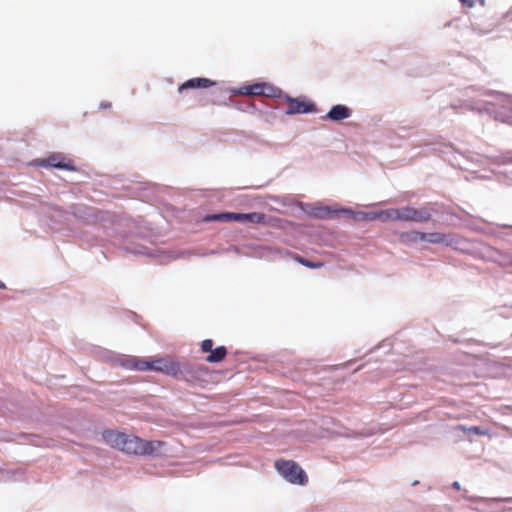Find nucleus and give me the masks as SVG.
Instances as JSON below:
<instances>
[{
    "mask_svg": "<svg viewBox=\"0 0 512 512\" xmlns=\"http://www.w3.org/2000/svg\"><path fill=\"white\" fill-rule=\"evenodd\" d=\"M457 430H460V431H463V432H469V433H473V434H476V435H489V430L488 429H483L479 426H471V427H467V426H464V425H458L456 427Z\"/></svg>",
    "mask_w": 512,
    "mask_h": 512,
    "instance_id": "aec40b11",
    "label": "nucleus"
},
{
    "mask_svg": "<svg viewBox=\"0 0 512 512\" xmlns=\"http://www.w3.org/2000/svg\"><path fill=\"white\" fill-rule=\"evenodd\" d=\"M227 355V349L224 346H219L216 349H212L210 354L206 357V361L209 363L221 362Z\"/></svg>",
    "mask_w": 512,
    "mask_h": 512,
    "instance_id": "2eb2a0df",
    "label": "nucleus"
},
{
    "mask_svg": "<svg viewBox=\"0 0 512 512\" xmlns=\"http://www.w3.org/2000/svg\"><path fill=\"white\" fill-rule=\"evenodd\" d=\"M180 371L181 376L175 377V379L184 380L198 387H205L208 383L207 376L209 375V368L205 365L180 364Z\"/></svg>",
    "mask_w": 512,
    "mask_h": 512,
    "instance_id": "7ed1b4c3",
    "label": "nucleus"
},
{
    "mask_svg": "<svg viewBox=\"0 0 512 512\" xmlns=\"http://www.w3.org/2000/svg\"><path fill=\"white\" fill-rule=\"evenodd\" d=\"M275 468L278 473L289 483L296 485H306L308 477L305 471L292 460H277Z\"/></svg>",
    "mask_w": 512,
    "mask_h": 512,
    "instance_id": "f03ea898",
    "label": "nucleus"
},
{
    "mask_svg": "<svg viewBox=\"0 0 512 512\" xmlns=\"http://www.w3.org/2000/svg\"><path fill=\"white\" fill-rule=\"evenodd\" d=\"M213 349V341L211 339H205L201 343V350L205 353L211 352Z\"/></svg>",
    "mask_w": 512,
    "mask_h": 512,
    "instance_id": "5701e85b",
    "label": "nucleus"
},
{
    "mask_svg": "<svg viewBox=\"0 0 512 512\" xmlns=\"http://www.w3.org/2000/svg\"><path fill=\"white\" fill-rule=\"evenodd\" d=\"M265 214L259 212L241 213V222L249 221L252 223H263Z\"/></svg>",
    "mask_w": 512,
    "mask_h": 512,
    "instance_id": "a211bd4d",
    "label": "nucleus"
},
{
    "mask_svg": "<svg viewBox=\"0 0 512 512\" xmlns=\"http://www.w3.org/2000/svg\"><path fill=\"white\" fill-rule=\"evenodd\" d=\"M431 219L430 211L425 208L405 206L399 208V221H412L418 223L428 222Z\"/></svg>",
    "mask_w": 512,
    "mask_h": 512,
    "instance_id": "39448f33",
    "label": "nucleus"
},
{
    "mask_svg": "<svg viewBox=\"0 0 512 512\" xmlns=\"http://www.w3.org/2000/svg\"><path fill=\"white\" fill-rule=\"evenodd\" d=\"M285 100L287 103V114L310 113L316 111L314 103L306 100L304 97L291 98L289 96H285Z\"/></svg>",
    "mask_w": 512,
    "mask_h": 512,
    "instance_id": "0eeeda50",
    "label": "nucleus"
},
{
    "mask_svg": "<svg viewBox=\"0 0 512 512\" xmlns=\"http://www.w3.org/2000/svg\"><path fill=\"white\" fill-rule=\"evenodd\" d=\"M204 221H224V222H241V213L224 212L218 214L208 215L204 218Z\"/></svg>",
    "mask_w": 512,
    "mask_h": 512,
    "instance_id": "ddd939ff",
    "label": "nucleus"
},
{
    "mask_svg": "<svg viewBox=\"0 0 512 512\" xmlns=\"http://www.w3.org/2000/svg\"><path fill=\"white\" fill-rule=\"evenodd\" d=\"M293 259L295 261H297L299 264L305 266V267H308V268H311V269H317V268H321L323 266V263L322 262H312L310 260H307L297 254H295L293 256Z\"/></svg>",
    "mask_w": 512,
    "mask_h": 512,
    "instance_id": "412c9836",
    "label": "nucleus"
},
{
    "mask_svg": "<svg viewBox=\"0 0 512 512\" xmlns=\"http://www.w3.org/2000/svg\"><path fill=\"white\" fill-rule=\"evenodd\" d=\"M382 221H399V208H390L379 211Z\"/></svg>",
    "mask_w": 512,
    "mask_h": 512,
    "instance_id": "dca6fc26",
    "label": "nucleus"
},
{
    "mask_svg": "<svg viewBox=\"0 0 512 512\" xmlns=\"http://www.w3.org/2000/svg\"><path fill=\"white\" fill-rule=\"evenodd\" d=\"M147 366H149V371L152 370L156 372H162L173 378L181 376L180 363L172 359H147Z\"/></svg>",
    "mask_w": 512,
    "mask_h": 512,
    "instance_id": "20e7f679",
    "label": "nucleus"
},
{
    "mask_svg": "<svg viewBox=\"0 0 512 512\" xmlns=\"http://www.w3.org/2000/svg\"><path fill=\"white\" fill-rule=\"evenodd\" d=\"M460 2L463 5H466L467 7L471 8L476 6L477 4L483 6L485 4L484 0H460Z\"/></svg>",
    "mask_w": 512,
    "mask_h": 512,
    "instance_id": "b1692460",
    "label": "nucleus"
},
{
    "mask_svg": "<svg viewBox=\"0 0 512 512\" xmlns=\"http://www.w3.org/2000/svg\"><path fill=\"white\" fill-rule=\"evenodd\" d=\"M0 288L3 289L5 288V284L3 282L0 281Z\"/></svg>",
    "mask_w": 512,
    "mask_h": 512,
    "instance_id": "a878e982",
    "label": "nucleus"
},
{
    "mask_svg": "<svg viewBox=\"0 0 512 512\" xmlns=\"http://www.w3.org/2000/svg\"><path fill=\"white\" fill-rule=\"evenodd\" d=\"M335 213H343V214H352V210L350 209H338V210H332L331 208L327 206H316L312 209L311 214L319 219H327L332 216V214Z\"/></svg>",
    "mask_w": 512,
    "mask_h": 512,
    "instance_id": "f8f14e48",
    "label": "nucleus"
},
{
    "mask_svg": "<svg viewBox=\"0 0 512 512\" xmlns=\"http://www.w3.org/2000/svg\"><path fill=\"white\" fill-rule=\"evenodd\" d=\"M121 366L130 370L149 371L147 359H141L135 356H128L120 360Z\"/></svg>",
    "mask_w": 512,
    "mask_h": 512,
    "instance_id": "9d476101",
    "label": "nucleus"
},
{
    "mask_svg": "<svg viewBox=\"0 0 512 512\" xmlns=\"http://www.w3.org/2000/svg\"><path fill=\"white\" fill-rule=\"evenodd\" d=\"M239 93L242 95H249V96H263L265 94V91L263 90V83H256L252 85L243 86Z\"/></svg>",
    "mask_w": 512,
    "mask_h": 512,
    "instance_id": "4468645a",
    "label": "nucleus"
},
{
    "mask_svg": "<svg viewBox=\"0 0 512 512\" xmlns=\"http://www.w3.org/2000/svg\"><path fill=\"white\" fill-rule=\"evenodd\" d=\"M352 111L345 105H334L330 111L326 114L325 118L331 121H341L351 116Z\"/></svg>",
    "mask_w": 512,
    "mask_h": 512,
    "instance_id": "9b49d317",
    "label": "nucleus"
},
{
    "mask_svg": "<svg viewBox=\"0 0 512 512\" xmlns=\"http://www.w3.org/2000/svg\"><path fill=\"white\" fill-rule=\"evenodd\" d=\"M424 236H425V233L424 232H420V231H409V232H406V233H403L401 235V239L402 241L404 242H418V241H424Z\"/></svg>",
    "mask_w": 512,
    "mask_h": 512,
    "instance_id": "f3484780",
    "label": "nucleus"
},
{
    "mask_svg": "<svg viewBox=\"0 0 512 512\" xmlns=\"http://www.w3.org/2000/svg\"><path fill=\"white\" fill-rule=\"evenodd\" d=\"M453 488L456 489V490H460V484L459 482L455 481L453 484H452Z\"/></svg>",
    "mask_w": 512,
    "mask_h": 512,
    "instance_id": "393cba45",
    "label": "nucleus"
},
{
    "mask_svg": "<svg viewBox=\"0 0 512 512\" xmlns=\"http://www.w3.org/2000/svg\"><path fill=\"white\" fill-rule=\"evenodd\" d=\"M216 83L208 78H192L185 81L178 87V92L182 93L187 89H198V88H209L214 86Z\"/></svg>",
    "mask_w": 512,
    "mask_h": 512,
    "instance_id": "1a4fd4ad",
    "label": "nucleus"
},
{
    "mask_svg": "<svg viewBox=\"0 0 512 512\" xmlns=\"http://www.w3.org/2000/svg\"><path fill=\"white\" fill-rule=\"evenodd\" d=\"M424 241L431 244H444L451 247L459 244V240L455 235L440 232L425 233Z\"/></svg>",
    "mask_w": 512,
    "mask_h": 512,
    "instance_id": "6e6552de",
    "label": "nucleus"
},
{
    "mask_svg": "<svg viewBox=\"0 0 512 512\" xmlns=\"http://www.w3.org/2000/svg\"><path fill=\"white\" fill-rule=\"evenodd\" d=\"M37 164L39 166L43 167H53L57 169H63L68 171H74L76 170L73 161L69 158H67L62 153H53L50 156H48L46 159H41L37 161Z\"/></svg>",
    "mask_w": 512,
    "mask_h": 512,
    "instance_id": "423d86ee",
    "label": "nucleus"
},
{
    "mask_svg": "<svg viewBox=\"0 0 512 512\" xmlns=\"http://www.w3.org/2000/svg\"><path fill=\"white\" fill-rule=\"evenodd\" d=\"M263 90L265 91V94H263V96H266V97H280L281 95V90L272 86V85H269L267 83H263Z\"/></svg>",
    "mask_w": 512,
    "mask_h": 512,
    "instance_id": "4be33fe9",
    "label": "nucleus"
},
{
    "mask_svg": "<svg viewBox=\"0 0 512 512\" xmlns=\"http://www.w3.org/2000/svg\"><path fill=\"white\" fill-rule=\"evenodd\" d=\"M103 439L113 448L133 455H159L165 445L163 441H147L133 435L108 430L103 432Z\"/></svg>",
    "mask_w": 512,
    "mask_h": 512,
    "instance_id": "f257e3e1",
    "label": "nucleus"
},
{
    "mask_svg": "<svg viewBox=\"0 0 512 512\" xmlns=\"http://www.w3.org/2000/svg\"><path fill=\"white\" fill-rule=\"evenodd\" d=\"M350 215L353 216V218L356 220L372 221V220L380 219L379 211L378 212H358V213H355L352 211V214H350Z\"/></svg>",
    "mask_w": 512,
    "mask_h": 512,
    "instance_id": "6ab92c4d",
    "label": "nucleus"
}]
</instances>
